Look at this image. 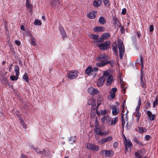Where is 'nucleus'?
<instances>
[{
    "label": "nucleus",
    "instance_id": "8",
    "mask_svg": "<svg viewBox=\"0 0 158 158\" xmlns=\"http://www.w3.org/2000/svg\"><path fill=\"white\" fill-rule=\"evenodd\" d=\"M59 29L60 31L62 38L64 40L65 38L67 37V35L64 29L63 26L61 25L59 26Z\"/></svg>",
    "mask_w": 158,
    "mask_h": 158
},
{
    "label": "nucleus",
    "instance_id": "47",
    "mask_svg": "<svg viewBox=\"0 0 158 158\" xmlns=\"http://www.w3.org/2000/svg\"><path fill=\"white\" fill-rule=\"evenodd\" d=\"M94 88L90 87L87 90V91L89 93L92 94V92H93Z\"/></svg>",
    "mask_w": 158,
    "mask_h": 158
},
{
    "label": "nucleus",
    "instance_id": "39",
    "mask_svg": "<svg viewBox=\"0 0 158 158\" xmlns=\"http://www.w3.org/2000/svg\"><path fill=\"white\" fill-rule=\"evenodd\" d=\"M132 124V123L131 122L129 123L127 122V124L126 126V128L128 130H129L131 126V125Z\"/></svg>",
    "mask_w": 158,
    "mask_h": 158
},
{
    "label": "nucleus",
    "instance_id": "23",
    "mask_svg": "<svg viewBox=\"0 0 158 158\" xmlns=\"http://www.w3.org/2000/svg\"><path fill=\"white\" fill-rule=\"evenodd\" d=\"M142 150H139L135 154V157L137 158H141V156L142 155Z\"/></svg>",
    "mask_w": 158,
    "mask_h": 158
},
{
    "label": "nucleus",
    "instance_id": "52",
    "mask_svg": "<svg viewBox=\"0 0 158 158\" xmlns=\"http://www.w3.org/2000/svg\"><path fill=\"white\" fill-rule=\"evenodd\" d=\"M103 75L105 76L109 77V76H111L110 75L109 73L106 71H104L103 72Z\"/></svg>",
    "mask_w": 158,
    "mask_h": 158
},
{
    "label": "nucleus",
    "instance_id": "44",
    "mask_svg": "<svg viewBox=\"0 0 158 158\" xmlns=\"http://www.w3.org/2000/svg\"><path fill=\"white\" fill-rule=\"evenodd\" d=\"M95 102V101L93 99H89L88 100V103L89 105L92 104L94 102Z\"/></svg>",
    "mask_w": 158,
    "mask_h": 158
},
{
    "label": "nucleus",
    "instance_id": "13",
    "mask_svg": "<svg viewBox=\"0 0 158 158\" xmlns=\"http://www.w3.org/2000/svg\"><path fill=\"white\" fill-rule=\"evenodd\" d=\"M124 144L125 145V152H128V148H131V147L132 146V143L129 141H126L124 142Z\"/></svg>",
    "mask_w": 158,
    "mask_h": 158
},
{
    "label": "nucleus",
    "instance_id": "55",
    "mask_svg": "<svg viewBox=\"0 0 158 158\" xmlns=\"http://www.w3.org/2000/svg\"><path fill=\"white\" fill-rule=\"evenodd\" d=\"M20 121H21L20 123H21L22 126L24 128H26V124L24 123L22 119L20 120Z\"/></svg>",
    "mask_w": 158,
    "mask_h": 158
},
{
    "label": "nucleus",
    "instance_id": "34",
    "mask_svg": "<svg viewBox=\"0 0 158 158\" xmlns=\"http://www.w3.org/2000/svg\"><path fill=\"white\" fill-rule=\"evenodd\" d=\"M110 36V35L109 33L106 32L103 33L102 34V36L104 38H105V39H106L108 37H109Z\"/></svg>",
    "mask_w": 158,
    "mask_h": 158
},
{
    "label": "nucleus",
    "instance_id": "28",
    "mask_svg": "<svg viewBox=\"0 0 158 158\" xmlns=\"http://www.w3.org/2000/svg\"><path fill=\"white\" fill-rule=\"evenodd\" d=\"M96 111L97 112V114L98 116L99 115H100V114H101V115H103L106 114L107 112V110H101L100 113L98 112L97 108L96 109Z\"/></svg>",
    "mask_w": 158,
    "mask_h": 158
},
{
    "label": "nucleus",
    "instance_id": "64",
    "mask_svg": "<svg viewBox=\"0 0 158 158\" xmlns=\"http://www.w3.org/2000/svg\"><path fill=\"white\" fill-rule=\"evenodd\" d=\"M151 136L148 135H147L145 136V139L147 141L149 140Z\"/></svg>",
    "mask_w": 158,
    "mask_h": 158
},
{
    "label": "nucleus",
    "instance_id": "49",
    "mask_svg": "<svg viewBox=\"0 0 158 158\" xmlns=\"http://www.w3.org/2000/svg\"><path fill=\"white\" fill-rule=\"evenodd\" d=\"M106 150H102L100 152V154L103 156H106Z\"/></svg>",
    "mask_w": 158,
    "mask_h": 158
},
{
    "label": "nucleus",
    "instance_id": "26",
    "mask_svg": "<svg viewBox=\"0 0 158 158\" xmlns=\"http://www.w3.org/2000/svg\"><path fill=\"white\" fill-rule=\"evenodd\" d=\"M68 140L69 142L72 141L71 143L73 144L76 140V137L75 136H72L69 138Z\"/></svg>",
    "mask_w": 158,
    "mask_h": 158
},
{
    "label": "nucleus",
    "instance_id": "51",
    "mask_svg": "<svg viewBox=\"0 0 158 158\" xmlns=\"http://www.w3.org/2000/svg\"><path fill=\"white\" fill-rule=\"evenodd\" d=\"M117 91V88H113L110 90V93H114L115 94V93Z\"/></svg>",
    "mask_w": 158,
    "mask_h": 158
},
{
    "label": "nucleus",
    "instance_id": "14",
    "mask_svg": "<svg viewBox=\"0 0 158 158\" xmlns=\"http://www.w3.org/2000/svg\"><path fill=\"white\" fill-rule=\"evenodd\" d=\"M105 29V27L100 26H97L94 28V31L97 32L104 31Z\"/></svg>",
    "mask_w": 158,
    "mask_h": 158
},
{
    "label": "nucleus",
    "instance_id": "62",
    "mask_svg": "<svg viewBox=\"0 0 158 158\" xmlns=\"http://www.w3.org/2000/svg\"><path fill=\"white\" fill-rule=\"evenodd\" d=\"M155 115V114H153L151 116L149 117L150 120L151 121H153L154 120Z\"/></svg>",
    "mask_w": 158,
    "mask_h": 158
},
{
    "label": "nucleus",
    "instance_id": "18",
    "mask_svg": "<svg viewBox=\"0 0 158 158\" xmlns=\"http://www.w3.org/2000/svg\"><path fill=\"white\" fill-rule=\"evenodd\" d=\"M140 62L141 63V66L142 67V69L143 68V59L142 56H140V59H138L136 60V63H139Z\"/></svg>",
    "mask_w": 158,
    "mask_h": 158
},
{
    "label": "nucleus",
    "instance_id": "29",
    "mask_svg": "<svg viewBox=\"0 0 158 158\" xmlns=\"http://www.w3.org/2000/svg\"><path fill=\"white\" fill-rule=\"evenodd\" d=\"M26 4L27 8L31 9L32 8V5L30 4V0H26Z\"/></svg>",
    "mask_w": 158,
    "mask_h": 158
},
{
    "label": "nucleus",
    "instance_id": "11",
    "mask_svg": "<svg viewBox=\"0 0 158 158\" xmlns=\"http://www.w3.org/2000/svg\"><path fill=\"white\" fill-rule=\"evenodd\" d=\"M42 155H44L45 156L49 158H51V152L48 149H44L42 151Z\"/></svg>",
    "mask_w": 158,
    "mask_h": 158
},
{
    "label": "nucleus",
    "instance_id": "50",
    "mask_svg": "<svg viewBox=\"0 0 158 158\" xmlns=\"http://www.w3.org/2000/svg\"><path fill=\"white\" fill-rule=\"evenodd\" d=\"M97 100L98 101H99V102H103V99L102 96L101 95H99L97 98Z\"/></svg>",
    "mask_w": 158,
    "mask_h": 158
},
{
    "label": "nucleus",
    "instance_id": "25",
    "mask_svg": "<svg viewBox=\"0 0 158 158\" xmlns=\"http://www.w3.org/2000/svg\"><path fill=\"white\" fill-rule=\"evenodd\" d=\"M19 68L18 65H15V71L16 76H19Z\"/></svg>",
    "mask_w": 158,
    "mask_h": 158
},
{
    "label": "nucleus",
    "instance_id": "57",
    "mask_svg": "<svg viewBox=\"0 0 158 158\" xmlns=\"http://www.w3.org/2000/svg\"><path fill=\"white\" fill-rule=\"evenodd\" d=\"M148 107H150V103L149 102L148 100L147 102H146V104L145 105V109H146Z\"/></svg>",
    "mask_w": 158,
    "mask_h": 158
},
{
    "label": "nucleus",
    "instance_id": "54",
    "mask_svg": "<svg viewBox=\"0 0 158 158\" xmlns=\"http://www.w3.org/2000/svg\"><path fill=\"white\" fill-rule=\"evenodd\" d=\"M33 149L36 151L38 154H39L40 155L42 154V151H40L39 149L36 148H33Z\"/></svg>",
    "mask_w": 158,
    "mask_h": 158
},
{
    "label": "nucleus",
    "instance_id": "15",
    "mask_svg": "<svg viewBox=\"0 0 158 158\" xmlns=\"http://www.w3.org/2000/svg\"><path fill=\"white\" fill-rule=\"evenodd\" d=\"M104 81L105 78L104 77H100L97 82L98 86L99 87H100L102 86L104 84Z\"/></svg>",
    "mask_w": 158,
    "mask_h": 158
},
{
    "label": "nucleus",
    "instance_id": "42",
    "mask_svg": "<svg viewBox=\"0 0 158 158\" xmlns=\"http://www.w3.org/2000/svg\"><path fill=\"white\" fill-rule=\"evenodd\" d=\"M103 3L105 6H109L110 5V3L108 0H103Z\"/></svg>",
    "mask_w": 158,
    "mask_h": 158
},
{
    "label": "nucleus",
    "instance_id": "48",
    "mask_svg": "<svg viewBox=\"0 0 158 158\" xmlns=\"http://www.w3.org/2000/svg\"><path fill=\"white\" fill-rule=\"evenodd\" d=\"M134 116H135L137 117H140L141 114L139 112V111H135V112Z\"/></svg>",
    "mask_w": 158,
    "mask_h": 158
},
{
    "label": "nucleus",
    "instance_id": "22",
    "mask_svg": "<svg viewBox=\"0 0 158 158\" xmlns=\"http://www.w3.org/2000/svg\"><path fill=\"white\" fill-rule=\"evenodd\" d=\"M59 0H51V5L53 7H55L56 5L59 3Z\"/></svg>",
    "mask_w": 158,
    "mask_h": 158
},
{
    "label": "nucleus",
    "instance_id": "45",
    "mask_svg": "<svg viewBox=\"0 0 158 158\" xmlns=\"http://www.w3.org/2000/svg\"><path fill=\"white\" fill-rule=\"evenodd\" d=\"M92 94H93V95H97L99 94V91L98 90V89H95V88H94L93 91V92H92Z\"/></svg>",
    "mask_w": 158,
    "mask_h": 158
},
{
    "label": "nucleus",
    "instance_id": "17",
    "mask_svg": "<svg viewBox=\"0 0 158 158\" xmlns=\"http://www.w3.org/2000/svg\"><path fill=\"white\" fill-rule=\"evenodd\" d=\"M102 1L101 0H94L93 3V5L95 7H98L101 6Z\"/></svg>",
    "mask_w": 158,
    "mask_h": 158
},
{
    "label": "nucleus",
    "instance_id": "37",
    "mask_svg": "<svg viewBox=\"0 0 158 158\" xmlns=\"http://www.w3.org/2000/svg\"><path fill=\"white\" fill-rule=\"evenodd\" d=\"M99 123L98 121L97 117H96L95 118V126H94V128H97L99 127Z\"/></svg>",
    "mask_w": 158,
    "mask_h": 158
},
{
    "label": "nucleus",
    "instance_id": "16",
    "mask_svg": "<svg viewBox=\"0 0 158 158\" xmlns=\"http://www.w3.org/2000/svg\"><path fill=\"white\" fill-rule=\"evenodd\" d=\"M0 79L1 82L5 85H7L8 84V80L4 75L1 76Z\"/></svg>",
    "mask_w": 158,
    "mask_h": 158
},
{
    "label": "nucleus",
    "instance_id": "5",
    "mask_svg": "<svg viewBox=\"0 0 158 158\" xmlns=\"http://www.w3.org/2000/svg\"><path fill=\"white\" fill-rule=\"evenodd\" d=\"M108 59V57L107 55L105 54H101L96 59V61L98 62L101 61L100 62H102V61H105V60Z\"/></svg>",
    "mask_w": 158,
    "mask_h": 158
},
{
    "label": "nucleus",
    "instance_id": "27",
    "mask_svg": "<svg viewBox=\"0 0 158 158\" xmlns=\"http://www.w3.org/2000/svg\"><path fill=\"white\" fill-rule=\"evenodd\" d=\"M99 22L101 24H103L106 23V21L103 17L101 16L99 19Z\"/></svg>",
    "mask_w": 158,
    "mask_h": 158
},
{
    "label": "nucleus",
    "instance_id": "10",
    "mask_svg": "<svg viewBox=\"0 0 158 158\" xmlns=\"http://www.w3.org/2000/svg\"><path fill=\"white\" fill-rule=\"evenodd\" d=\"M113 139L112 136H109L105 139H103L99 140L98 142L101 145L104 144L106 142L111 140Z\"/></svg>",
    "mask_w": 158,
    "mask_h": 158
},
{
    "label": "nucleus",
    "instance_id": "9",
    "mask_svg": "<svg viewBox=\"0 0 158 158\" xmlns=\"http://www.w3.org/2000/svg\"><path fill=\"white\" fill-rule=\"evenodd\" d=\"M111 61L107 60H105V61H103L102 60V62H99L98 63H97L96 64V65L98 67H102L104 66L106 64H108L110 63Z\"/></svg>",
    "mask_w": 158,
    "mask_h": 158
},
{
    "label": "nucleus",
    "instance_id": "41",
    "mask_svg": "<svg viewBox=\"0 0 158 158\" xmlns=\"http://www.w3.org/2000/svg\"><path fill=\"white\" fill-rule=\"evenodd\" d=\"M112 50L114 51L115 54H116L117 55H118V51L117 49V46H113Z\"/></svg>",
    "mask_w": 158,
    "mask_h": 158
},
{
    "label": "nucleus",
    "instance_id": "19",
    "mask_svg": "<svg viewBox=\"0 0 158 158\" xmlns=\"http://www.w3.org/2000/svg\"><path fill=\"white\" fill-rule=\"evenodd\" d=\"M113 78L112 76H109L106 82V85H110L112 84Z\"/></svg>",
    "mask_w": 158,
    "mask_h": 158
},
{
    "label": "nucleus",
    "instance_id": "7",
    "mask_svg": "<svg viewBox=\"0 0 158 158\" xmlns=\"http://www.w3.org/2000/svg\"><path fill=\"white\" fill-rule=\"evenodd\" d=\"M111 118L108 115H106L102 118V121L103 123L110 124Z\"/></svg>",
    "mask_w": 158,
    "mask_h": 158
},
{
    "label": "nucleus",
    "instance_id": "1",
    "mask_svg": "<svg viewBox=\"0 0 158 158\" xmlns=\"http://www.w3.org/2000/svg\"><path fill=\"white\" fill-rule=\"evenodd\" d=\"M118 46L119 51V57L121 59H122L123 54L125 52V48L121 40L118 41Z\"/></svg>",
    "mask_w": 158,
    "mask_h": 158
},
{
    "label": "nucleus",
    "instance_id": "53",
    "mask_svg": "<svg viewBox=\"0 0 158 158\" xmlns=\"http://www.w3.org/2000/svg\"><path fill=\"white\" fill-rule=\"evenodd\" d=\"M105 39V38H104L103 37H100L99 39H98L96 41V42H103V40Z\"/></svg>",
    "mask_w": 158,
    "mask_h": 158
},
{
    "label": "nucleus",
    "instance_id": "46",
    "mask_svg": "<svg viewBox=\"0 0 158 158\" xmlns=\"http://www.w3.org/2000/svg\"><path fill=\"white\" fill-rule=\"evenodd\" d=\"M35 39L34 38H32L31 40V44L33 45L36 46V44L35 43Z\"/></svg>",
    "mask_w": 158,
    "mask_h": 158
},
{
    "label": "nucleus",
    "instance_id": "59",
    "mask_svg": "<svg viewBox=\"0 0 158 158\" xmlns=\"http://www.w3.org/2000/svg\"><path fill=\"white\" fill-rule=\"evenodd\" d=\"M26 32L27 33V34L29 35V36L31 38V39L32 38H34L33 36L32 35L31 33V32L30 31H26Z\"/></svg>",
    "mask_w": 158,
    "mask_h": 158
},
{
    "label": "nucleus",
    "instance_id": "30",
    "mask_svg": "<svg viewBox=\"0 0 158 158\" xmlns=\"http://www.w3.org/2000/svg\"><path fill=\"white\" fill-rule=\"evenodd\" d=\"M89 37L93 39L96 40L98 39V37H99V36L98 35L90 34L89 35Z\"/></svg>",
    "mask_w": 158,
    "mask_h": 158
},
{
    "label": "nucleus",
    "instance_id": "20",
    "mask_svg": "<svg viewBox=\"0 0 158 158\" xmlns=\"http://www.w3.org/2000/svg\"><path fill=\"white\" fill-rule=\"evenodd\" d=\"M94 130L95 131L94 133L96 134L97 135H99L102 136V132L101 131V130L99 127L94 128Z\"/></svg>",
    "mask_w": 158,
    "mask_h": 158
},
{
    "label": "nucleus",
    "instance_id": "2",
    "mask_svg": "<svg viewBox=\"0 0 158 158\" xmlns=\"http://www.w3.org/2000/svg\"><path fill=\"white\" fill-rule=\"evenodd\" d=\"M110 44V41L109 40L106 41L104 43L98 45V46L99 48L100 49L102 50H107L109 48Z\"/></svg>",
    "mask_w": 158,
    "mask_h": 158
},
{
    "label": "nucleus",
    "instance_id": "40",
    "mask_svg": "<svg viewBox=\"0 0 158 158\" xmlns=\"http://www.w3.org/2000/svg\"><path fill=\"white\" fill-rule=\"evenodd\" d=\"M34 24L35 25H40L41 24V23L39 20L36 19L34 23Z\"/></svg>",
    "mask_w": 158,
    "mask_h": 158
},
{
    "label": "nucleus",
    "instance_id": "24",
    "mask_svg": "<svg viewBox=\"0 0 158 158\" xmlns=\"http://www.w3.org/2000/svg\"><path fill=\"white\" fill-rule=\"evenodd\" d=\"M95 12L94 11H91L89 14H87V16L90 19H93L95 17Z\"/></svg>",
    "mask_w": 158,
    "mask_h": 158
},
{
    "label": "nucleus",
    "instance_id": "36",
    "mask_svg": "<svg viewBox=\"0 0 158 158\" xmlns=\"http://www.w3.org/2000/svg\"><path fill=\"white\" fill-rule=\"evenodd\" d=\"M23 78L25 80L26 82H27L29 81L28 76L26 73H25L23 76Z\"/></svg>",
    "mask_w": 158,
    "mask_h": 158
},
{
    "label": "nucleus",
    "instance_id": "32",
    "mask_svg": "<svg viewBox=\"0 0 158 158\" xmlns=\"http://www.w3.org/2000/svg\"><path fill=\"white\" fill-rule=\"evenodd\" d=\"M113 24L115 25H118V22H119V20H118L117 18L113 16Z\"/></svg>",
    "mask_w": 158,
    "mask_h": 158
},
{
    "label": "nucleus",
    "instance_id": "3",
    "mask_svg": "<svg viewBox=\"0 0 158 158\" xmlns=\"http://www.w3.org/2000/svg\"><path fill=\"white\" fill-rule=\"evenodd\" d=\"M86 148L89 150L95 152L98 151L99 149V146L92 143H88L87 145Z\"/></svg>",
    "mask_w": 158,
    "mask_h": 158
},
{
    "label": "nucleus",
    "instance_id": "31",
    "mask_svg": "<svg viewBox=\"0 0 158 158\" xmlns=\"http://www.w3.org/2000/svg\"><path fill=\"white\" fill-rule=\"evenodd\" d=\"M118 118L117 117H116L115 118H114V120H112V121L110 124L111 125H115L117 122H118Z\"/></svg>",
    "mask_w": 158,
    "mask_h": 158
},
{
    "label": "nucleus",
    "instance_id": "21",
    "mask_svg": "<svg viewBox=\"0 0 158 158\" xmlns=\"http://www.w3.org/2000/svg\"><path fill=\"white\" fill-rule=\"evenodd\" d=\"M106 157H111L114 155V152L112 150H106Z\"/></svg>",
    "mask_w": 158,
    "mask_h": 158
},
{
    "label": "nucleus",
    "instance_id": "12",
    "mask_svg": "<svg viewBox=\"0 0 158 158\" xmlns=\"http://www.w3.org/2000/svg\"><path fill=\"white\" fill-rule=\"evenodd\" d=\"M111 108L112 109V114L113 115H117L118 112V108H117L116 106L112 105L111 106Z\"/></svg>",
    "mask_w": 158,
    "mask_h": 158
},
{
    "label": "nucleus",
    "instance_id": "35",
    "mask_svg": "<svg viewBox=\"0 0 158 158\" xmlns=\"http://www.w3.org/2000/svg\"><path fill=\"white\" fill-rule=\"evenodd\" d=\"M91 68V66L88 67L87 68L85 69V73L88 75H89L90 73L91 72V71H90V69Z\"/></svg>",
    "mask_w": 158,
    "mask_h": 158
},
{
    "label": "nucleus",
    "instance_id": "63",
    "mask_svg": "<svg viewBox=\"0 0 158 158\" xmlns=\"http://www.w3.org/2000/svg\"><path fill=\"white\" fill-rule=\"evenodd\" d=\"M109 132H110L109 131H105L104 132H102V136L106 135L107 134H108Z\"/></svg>",
    "mask_w": 158,
    "mask_h": 158
},
{
    "label": "nucleus",
    "instance_id": "38",
    "mask_svg": "<svg viewBox=\"0 0 158 158\" xmlns=\"http://www.w3.org/2000/svg\"><path fill=\"white\" fill-rule=\"evenodd\" d=\"M121 121L122 122V125L123 127H124V125L125 123V122L124 120V115L122 113L121 114Z\"/></svg>",
    "mask_w": 158,
    "mask_h": 158
},
{
    "label": "nucleus",
    "instance_id": "43",
    "mask_svg": "<svg viewBox=\"0 0 158 158\" xmlns=\"http://www.w3.org/2000/svg\"><path fill=\"white\" fill-rule=\"evenodd\" d=\"M18 77L19 76L12 75L10 77V78L12 81H16L18 79Z\"/></svg>",
    "mask_w": 158,
    "mask_h": 158
},
{
    "label": "nucleus",
    "instance_id": "56",
    "mask_svg": "<svg viewBox=\"0 0 158 158\" xmlns=\"http://www.w3.org/2000/svg\"><path fill=\"white\" fill-rule=\"evenodd\" d=\"M158 104V100L156 98L153 103V106L155 107Z\"/></svg>",
    "mask_w": 158,
    "mask_h": 158
},
{
    "label": "nucleus",
    "instance_id": "33",
    "mask_svg": "<svg viewBox=\"0 0 158 158\" xmlns=\"http://www.w3.org/2000/svg\"><path fill=\"white\" fill-rule=\"evenodd\" d=\"M138 129L139 132L140 133H143L147 131V129H145L144 130L143 127H139L138 128Z\"/></svg>",
    "mask_w": 158,
    "mask_h": 158
},
{
    "label": "nucleus",
    "instance_id": "60",
    "mask_svg": "<svg viewBox=\"0 0 158 158\" xmlns=\"http://www.w3.org/2000/svg\"><path fill=\"white\" fill-rule=\"evenodd\" d=\"M127 12V10L126 8H123L122 10V11L121 12V14L122 15H125Z\"/></svg>",
    "mask_w": 158,
    "mask_h": 158
},
{
    "label": "nucleus",
    "instance_id": "61",
    "mask_svg": "<svg viewBox=\"0 0 158 158\" xmlns=\"http://www.w3.org/2000/svg\"><path fill=\"white\" fill-rule=\"evenodd\" d=\"M150 32H152L154 30V26L153 25H152L150 26Z\"/></svg>",
    "mask_w": 158,
    "mask_h": 158
},
{
    "label": "nucleus",
    "instance_id": "4",
    "mask_svg": "<svg viewBox=\"0 0 158 158\" xmlns=\"http://www.w3.org/2000/svg\"><path fill=\"white\" fill-rule=\"evenodd\" d=\"M78 73V72H75V70L71 71L68 73L67 77L70 79H74L77 77Z\"/></svg>",
    "mask_w": 158,
    "mask_h": 158
},
{
    "label": "nucleus",
    "instance_id": "58",
    "mask_svg": "<svg viewBox=\"0 0 158 158\" xmlns=\"http://www.w3.org/2000/svg\"><path fill=\"white\" fill-rule=\"evenodd\" d=\"M92 105V109H93L94 110H95L96 109V102H94L91 105Z\"/></svg>",
    "mask_w": 158,
    "mask_h": 158
},
{
    "label": "nucleus",
    "instance_id": "6",
    "mask_svg": "<svg viewBox=\"0 0 158 158\" xmlns=\"http://www.w3.org/2000/svg\"><path fill=\"white\" fill-rule=\"evenodd\" d=\"M141 73L140 74V84L142 87L144 89L146 88V81L145 78H143V72L141 69ZM145 90V89H144Z\"/></svg>",
    "mask_w": 158,
    "mask_h": 158
}]
</instances>
